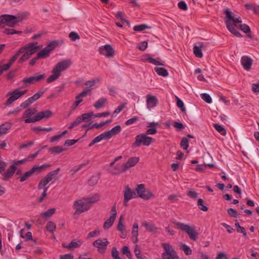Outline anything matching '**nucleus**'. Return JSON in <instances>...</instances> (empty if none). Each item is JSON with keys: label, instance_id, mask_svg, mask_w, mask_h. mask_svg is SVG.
<instances>
[{"label": "nucleus", "instance_id": "f257e3e1", "mask_svg": "<svg viewBox=\"0 0 259 259\" xmlns=\"http://www.w3.org/2000/svg\"><path fill=\"white\" fill-rule=\"evenodd\" d=\"M37 42H30L20 48L11 58L8 64H4V70H8L18 57L22 54V55L18 60L19 63L21 64L29 59L32 55L36 53L42 48V46H37Z\"/></svg>", "mask_w": 259, "mask_h": 259}, {"label": "nucleus", "instance_id": "f03ea898", "mask_svg": "<svg viewBox=\"0 0 259 259\" xmlns=\"http://www.w3.org/2000/svg\"><path fill=\"white\" fill-rule=\"evenodd\" d=\"M224 13L225 14V22L228 30L237 37L242 36L237 29V24L242 22L240 17L236 18L235 15L229 9H226Z\"/></svg>", "mask_w": 259, "mask_h": 259}, {"label": "nucleus", "instance_id": "7ed1b4c3", "mask_svg": "<svg viewBox=\"0 0 259 259\" xmlns=\"http://www.w3.org/2000/svg\"><path fill=\"white\" fill-rule=\"evenodd\" d=\"M29 15V13L27 12L18 14L16 16L7 14L1 15L0 16V25L5 24L10 27H14L19 23L26 19Z\"/></svg>", "mask_w": 259, "mask_h": 259}, {"label": "nucleus", "instance_id": "20e7f679", "mask_svg": "<svg viewBox=\"0 0 259 259\" xmlns=\"http://www.w3.org/2000/svg\"><path fill=\"white\" fill-rule=\"evenodd\" d=\"M173 223L175 224V228L177 229L180 230L186 233L191 240L194 241L197 240V234L194 226H190L188 224L176 221L173 222Z\"/></svg>", "mask_w": 259, "mask_h": 259}, {"label": "nucleus", "instance_id": "39448f33", "mask_svg": "<svg viewBox=\"0 0 259 259\" xmlns=\"http://www.w3.org/2000/svg\"><path fill=\"white\" fill-rule=\"evenodd\" d=\"M161 245L164 249L161 255L162 259H179L176 251L169 243H163Z\"/></svg>", "mask_w": 259, "mask_h": 259}, {"label": "nucleus", "instance_id": "423d86ee", "mask_svg": "<svg viewBox=\"0 0 259 259\" xmlns=\"http://www.w3.org/2000/svg\"><path fill=\"white\" fill-rule=\"evenodd\" d=\"M154 142V139L151 137L147 136L146 134H140L136 137V141L133 144L132 148H135L140 146L141 145L148 146Z\"/></svg>", "mask_w": 259, "mask_h": 259}, {"label": "nucleus", "instance_id": "0eeeda50", "mask_svg": "<svg viewBox=\"0 0 259 259\" xmlns=\"http://www.w3.org/2000/svg\"><path fill=\"white\" fill-rule=\"evenodd\" d=\"M135 191L137 194L136 196L144 200H149L154 197L153 192L150 190L146 189L144 184L138 185Z\"/></svg>", "mask_w": 259, "mask_h": 259}, {"label": "nucleus", "instance_id": "6e6552de", "mask_svg": "<svg viewBox=\"0 0 259 259\" xmlns=\"http://www.w3.org/2000/svg\"><path fill=\"white\" fill-rule=\"evenodd\" d=\"M72 207L75 210L74 214L82 213L88 210L90 208L84 198L75 201Z\"/></svg>", "mask_w": 259, "mask_h": 259}, {"label": "nucleus", "instance_id": "1a4fd4ad", "mask_svg": "<svg viewBox=\"0 0 259 259\" xmlns=\"http://www.w3.org/2000/svg\"><path fill=\"white\" fill-rule=\"evenodd\" d=\"M52 115V112L50 110H46L39 112L34 116L29 119H25V123H29L39 121L44 118H48Z\"/></svg>", "mask_w": 259, "mask_h": 259}, {"label": "nucleus", "instance_id": "9d476101", "mask_svg": "<svg viewBox=\"0 0 259 259\" xmlns=\"http://www.w3.org/2000/svg\"><path fill=\"white\" fill-rule=\"evenodd\" d=\"M45 74H35L34 75L29 77L24 78L21 82L23 83L24 87H27L30 85L36 82H39L41 80H44L45 78Z\"/></svg>", "mask_w": 259, "mask_h": 259}, {"label": "nucleus", "instance_id": "9b49d317", "mask_svg": "<svg viewBox=\"0 0 259 259\" xmlns=\"http://www.w3.org/2000/svg\"><path fill=\"white\" fill-rule=\"evenodd\" d=\"M60 171V168L54 171L48 173L44 178H42L38 185L39 190L46 188L45 186L58 174Z\"/></svg>", "mask_w": 259, "mask_h": 259}, {"label": "nucleus", "instance_id": "f8f14e48", "mask_svg": "<svg viewBox=\"0 0 259 259\" xmlns=\"http://www.w3.org/2000/svg\"><path fill=\"white\" fill-rule=\"evenodd\" d=\"M27 92V90L20 91L19 89H16L12 92H9L7 96H10V97L8 98L5 103V105H9L11 104L14 101H16L20 97L24 95Z\"/></svg>", "mask_w": 259, "mask_h": 259}, {"label": "nucleus", "instance_id": "ddd939ff", "mask_svg": "<svg viewBox=\"0 0 259 259\" xmlns=\"http://www.w3.org/2000/svg\"><path fill=\"white\" fill-rule=\"evenodd\" d=\"M109 242L106 238L98 239L93 243V245L96 247L98 251L101 254H104L106 250L107 246Z\"/></svg>", "mask_w": 259, "mask_h": 259}, {"label": "nucleus", "instance_id": "4468645a", "mask_svg": "<svg viewBox=\"0 0 259 259\" xmlns=\"http://www.w3.org/2000/svg\"><path fill=\"white\" fill-rule=\"evenodd\" d=\"M72 62L70 60H63L58 62L54 67V72H57L61 75V72L66 70L70 67Z\"/></svg>", "mask_w": 259, "mask_h": 259}, {"label": "nucleus", "instance_id": "2eb2a0df", "mask_svg": "<svg viewBox=\"0 0 259 259\" xmlns=\"http://www.w3.org/2000/svg\"><path fill=\"white\" fill-rule=\"evenodd\" d=\"M12 165L9 167V168L6 171H5L4 174L3 175L5 180H7L13 176L17 169V166L22 164L23 161L15 160L12 161Z\"/></svg>", "mask_w": 259, "mask_h": 259}, {"label": "nucleus", "instance_id": "dca6fc26", "mask_svg": "<svg viewBox=\"0 0 259 259\" xmlns=\"http://www.w3.org/2000/svg\"><path fill=\"white\" fill-rule=\"evenodd\" d=\"M136 196V193L132 191L128 185L125 186L124 187V191L123 193V205L126 206H127L128 201L133 198L137 197Z\"/></svg>", "mask_w": 259, "mask_h": 259}, {"label": "nucleus", "instance_id": "f3484780", "mask_svg": "<svg viewBox=\"0 0 259 259\" xmlns=\"http://www.w3.org/2000/svg\"><path fill=\"white\" fill-rule=\"evenodd\" d=\"M99 52L107 58L112 57L114 55V50L110 45H106L100 47L99 49Z\"/></svg>", "mask_w": 259, "mask_h": 259}, {"label": "nucleus", "instance_id": "a211bd4d", "mask_svg": "<svg viewBox=\"0 0 259 259\" xmlns=\"http://www.w3.org/2000/svg\"><path fill=\"white\" fill-rule=\"evenodd\" d=\"M146 99L147 107L148 109L150 110L157 105L158 100L155 96L147 95Z\"/></svg>", "mask_w": 259, "mask_h": 259}, {"label": "nucleus", "instance_id": "6ab92c4d", "mask_svg": "<svg viewBox=\"0 0 259 259\" xmlns=\"http://www.w3.org/2000/svg\"><path fill=\"white\" fill-rule=\"evenodd\" d=\"M241 64L245 70L249 71L252 64V60L248 56H243L241 59Z\"/></svg>", "mask_w": 259, "mask_h": 259}, {"label": "nucleus", "instance_id": "aec40b11", "mask_svg": "<svg viewBox=\"0 0 259 259\" xmlns=\"http://www.w3.org/2000/svg\"><path fill=\"white\" fill-rule=\"evenodd\" d=\"M140 158L138 157H132L130 158L126 163H123L124 170H128L131 167L136 165L139 161Z\"/></svg>", "mask_w": 259, "mask_h": 259}, {"label": "nucleus", "instance_id": "412c9836", "mask_svg": "<svg viewBox=\"0 0 259 259\" xmlns=\"http://www.w3.org/2000/svg\"><path fill=\"white\" fill-rule=\"evenodd\" d=\"M121 131V128L119 125H116L112 128L111 130L104 133L106 140L110 139L112 137L116 135Z\"/></svg>", "mask_w": 259, "mask_h": 259}, {"label": "nucleus", "instance_id": "4be33fe9", "mask_svg": "<svg viewBox=\"0 0 259 259\" xmlns=\"http://www.w3.org/2000/svg\"><path fill=\"white\" fill-rule=\"evenodd\" d=\"M142 61L144 62H148L154 65H160L164 66V61H161L160 59H154L151 57L145 56L142 59Z\"/></svg>", "mask_w": 259, "mask_h": 259}, {"label": "nucleus", "instance_id": "5701e85b", "mask_svg": "<svg viewBox=\"0 0 259 259\" xmlns=\"http://www.w3.org/2000/svg\"><path fill=\"white\" fill-rule=\"evenodd\" d=\"M142 226L144 227L146 230L153 234L158 233V228L152 223H149L146 221L142 223Z\"/></svg>", "mask_w": 259, "mask_h": 259}, {"label": "nucleus", "instance_id": "b1692460", "mask_svg": "<svg viewBox=\"0 0 259 259\" xmlns=\"http://www.w3.org/2000/svg\"><path fill=\"white\" fill-rule=\"evenodd\" d=\"M126 170H124L123 164L121 165H116L113 167H110L108 169L109 172H110L112 175H117L121 174L123 171H125Z\"/></svg>", "mask_w": 259, "mask_h": 259}, {"label": "nucleus", "instance_id": "393cba45", "mask_svg": "<svg viewBox=\"0 0 259 259\" xmlns=\"http://www.w3.org/2000/svg\"><path fill=\"white\" fill-rule=\"evenodd\" d=\"M36 109L35 108H28L27 109L25 112L23 113L21 120H25L27 119H29L30 118L32 117V116L34 113L36 112Z\"/></svg>", "mask_w": 259, "mask_h": 259}, {"label": "nucleus", "instance_id": "a878e982", "mask_svg": "<svg viewBox=\"0 0 259 259\" xmlns=\"http://www.w3.org/2000/svg\"><path fill=\"white\" fill-rule=\"evenodd\" d=\"M12 127V123L9 122H5L0 125V137L6 134Z\"/></svg>", "mask_w": 259, "mask_h": 259}, {"label": "nucleus", "instance_id": "bb28decb", "mask_svg": "<svg viewBox=\"0 0 259 259\" xmlns=\"http://www.w3.org/2000/svg\"><path fill=\"white\" fill-rule=\"evenodd\" d=\"M100 198V195L96 193L84 199L89 205V204H93L96 203L99 200Z\"/></svg>", "mask_w": 259, "mask_h": 259}, {"label": "nucleus", "instance_id": "cd10ccee", "mask_svg": "<svg viewBox=\"0 0 259 259\" xmlns=\"http://www.w3.org/2000/svg\"><path fill=\"white\" fill-rule=\"evenodd\" d=\"M90 92V90L89 89H85L81 93L77 95L75 97V100L76 103L79 104L82 101V98L85 97Z\"/></svg>", "mask_w": 259, "mask_h": 259}, {"label": "nucleus", "instance_id": "c85d7f7f", "mask_svg": "<svg viewBox=\"0 0 259 259\" xmlns=\"http://www.w3.org/2000/svg\"><path fill=\"white\" fill-rule=\"evenodd\" d=\"M50 166V164H43L40 166L35 165L31 169V170L33 174L34 173L39 174L41 171H42L46 168L49 167Z\"/></svg>", "mask_w": 259, "mask_h": 259}, {"label": "nucleus", "instance_id": "c756f323", "mask_svg": "<svg viewBox=\"0 0 259 259\" xmlns=\"http://www.w3.org/2000/svg\"><path fill=\"white\" fill-rule=\"evenodd\" d=\"M154 71L158 75L162 77H166L168 75V72L167 70L162 67H156L154 68Z\"/></svg>", "mask_w": 259, "mask_h": 259}, {"label": "nucleus", "instance_id": "7c9ffc66", "mask_svg": "<svg viewBox=\"0 0 259 259\" xmlns=\"http://www.w3.org/2000/svg\"><path fill=\"white\" fill-rule=\"evenodd\" d=\"M115 17L120 20L122 22H125L128 25H130V22L125 19V15L123 12L121 11L117 12L114 14Z\"/></svg>", "mask_w": 259, "mask_h": 259}, {"label": "nucleus", "instance_id": "2f4dec72", "mask_svg": "<svg viewBox=\"0 0 259 259\" xmlns=\"http://www.w3.org/2000/svg\"><path fill=\"white\" fill-rule=\"evenodd\" d=\"M132 234L133 242L135 243L137 242L138 236V225L137 223H134L133 225Z\"/></svg>", "mask_w": 259, "mask_h": 259}, {"label": "nucleus", "instance_id": "473e14b6", "mask_svg": "<svg viewBox=\"0 0 259 259\" xmlns=\"http://www.w3.org/2000/svg\"><path fill=\"white\" fill-rule=\"evenodd\" d=\"M83 241L81 240H78L77 241L73 240L68 245H67L68 249H72L78 248L80 247Z\"/></svg>", "mask_w": 259, "mask_h": 259}, {"label": "nucleus", "instance_id": "72a5a7b5", "mask_svg": "<svg viewBox=\"0 0 259 259\" xmlns=\"http://www.w3.org/2000/svg\"><path fill=\"white\" fill-rule=\"evenodd\" d=\"M56 209L52 208L49 209L45 212H42L40 213V217L45 219H48L52 217V215L55 212Z\"/></svg>", "mask_w": 259, "mask_h": 259}, {"label": "nucleus", "instance_id": "f704fd0d", "mask_svg": "<svg viewBox=\"0 0 259 259\" xmlns=\"http://www.w3.org/2000/svg\"><path fill=\"white\" fill-rule=\"evenodd\" d=\"M107 103V99L105 98H101L99 99L94 105V106L97 108L99 109L103 107Z\"/></svg>", "mask_w": 259, "mask_h": 259}, {"label": "nucleus", "instance_id": "c9c22d12", "mask_svg": "<svg viewBox=\"0 0 259 259\" xmlns=\"http://www.w3.org/2000/svg\"><path fill=\"white\" fill-rule=\"evenodd\" d=\"M203 47L202 45H201L200 46H194L193 48V53L195 56L198 58H202L203 57V54L202 53V48Z\"/></svg>", "mask_w": 259, "mask_h": 259}, {"label": "nucleus", "instance_id": "e433bc0d", "mask_svg": "<svg viewBox=\"0 0 259 259\" xmlns=\"http://www.w3.org/2000/svg\"><path fill=\"white\" fill-rule=\"evenodd\" d=\"M123 215H121L119 218L118 223L117 226V230L120 232H122L125 231V226L123 223Z\"/></svg>", "mask_w": 259, "mask_h": 259}, {"label": "nucleus", "instance_id": "4c0bfd02", "mask_svg": "<svg viewBox=\"0 0 259 259\" xmlns=\"http://www.w3.org/2000/svg\"><path fill=\"white\" fill-rule=\"evenodd\" d=\"M134 253L138 259H147L146 256L141 254L140 247L136 245L134 249Z\"/></svg>", "mask_w": 259, "mask_h": 259}, {"label": "nucleus", "instance_id": "58836bf2", "mask_svg": "<svg viewBox=\"0 0 259 259\" xmlns=\"http://www.w3.org/2000/svg\"><path fill=\"white\" fill-rule=\"evenodd\" d=\"M58 45V42L56 40H54L49 43L45 49L47 51H49V53H51Z\"/></svg>", "mask_w": 259, "mask_h": 259}, {"label": "nucleus", "instance_id": "ea45409f", "mask_svg": "<svg viewBox=\"0 0 259 259\" xmlns=\"http://www.w3.org/2000/svg\"><path fill=\"white\" fill-rule=\"evenodd\" d=\"M44 93H45L44 91L40 90L39 91H38V92H37L34 95H33V96H32L29 98L33 103L34 101H35L37 100H38V99H39L40 98V97H41L42 96V95L44 94Z\"/></svg>", "mask_w": 259, "mask_h": 259}, {"label": "nucleus", "instance_id": "a19ab883", "mask_svg": "<svg viewBox=\"0 0 259 259\" xmlns=\"http://www.w3.org/2000/svg\"><path fill=\"white\" fill-rule=\"evenodd\" d=\"M103 139H106V138L104 133L101 134L99 136H97V137H96L94 139H93L92 141V142L90 143L89 146L90 147L92 146L94 144L100 142V141H101Z\"/></svg>", "mask_w": 259, "mask_h": 259}, {"label": "nucleus", "instance_id": "79ce46f5", "mask_svg": "<svg viewBox=\"0 0 259 259\" xmlns=\"http://www.w3.org/2000/svg\"><path fill=\"white\" fill-rule=\"evenodd\" d=\"M115 220V219H113V218H112L111 217H109V218L105 222V223L104 224L103 228H104V229L107 230L109 228H110L112 226V225L113 224V223L114 222Z\"/></svg>", "mask_w": 259, "mask_h": 259}, {"label": "nucleus", "instance_id": "37998d69", "mask_svg": "<svg viewBox=\"0 0 259 259\" xmlns=\"http://www.w3.org/2000/svg\"><path fill=\"white\" fill-rule=\"evenodd\" d=\"M206 166H208V167L211 168V167H213L214 165L213 164H200V165H198L197 166V167H196L195 169L197 171L201 172H204V170H205V168Z\"/></svg>", "mask_w": 259, "mask_h": 259}, {"label": "nucleus", "instance_id": "c03bdc74", "mask_svg": "<svg viewBox=\"0 0 259 259\" xmlns=\"http://www.w3.org/2000/svg\"><path fill=\"white\" fill-rule=\"evenodd\" d=\"M52 73L53 74L50 75L47 79V82L48 83H50L56 80L60 76V74L57 72H54L53 69L52 70Z\"/></svg>", "mask_w": 259, "mask_h": 259}, {"label": "nucleus", "instance_id": "a18cd8bd", "mask_svg": "<svg viewBox=\"0 0 259 259\" xmlns=\"http://www.w3.org/2000/svg\"><path fill=\"white\" fill-rule=\"evenodd\" d=\"M213 126L222 135L225 136L226 135V131L222 126L215 123L213 124Z\"/></svg>", "mask_w": 259, "mask_h": 259}, {"label": "nucleus", "instance_id": "49530a36", "mask_svg": "<svg viewBox=\"0 0 259 259\" xmlns=\"http://www.w3.org/2000/svg\"><path fill=\"white\" fill-rule=\"evenodd\" d=\"M32 175L33 173L30 169L29 170L25 172L21 177H19L20 181L21 182H23L26 181L29 178H30Z\"/></svg>", "mask_w": 259, "mask_h": 259}, {"label": "nucleus", "instance_id": "de8ad7c7", "mask_svg": "<svg viewBox=\"0 0 259 259\" xmlns=\"http://www.w3.org/2000/svg\"><path fill=\"white\" fill-rule=\"evenodd\" d=\"M46 228L50 232L53 233L56 229V226L54 222L49 221L47 224Z\"/></svg>", "mask_w": 259, "mask_h": 259}, {"label": "nucleus", "instance_id": "09e8293b", "mask_svg": "<svg viewBox=\"0 0 259 259\" xmlns=\"http://www.w3.org/2000/svg\"><path fill=\"white\" fill-rule=\"evenodd\" d=\"M93 115H94L93 113L91 112L82 114L81 115L79 116V117L80 118L81 121L87 122Z\"/></svg>", "mask_w": 259, "mask_h": 259}, {"label": "nucleus", "instance_id": "8fccbe9b", "mask_svg": "<svg viewBox=\"0 0 259 259\" xmlns=\"http://www.w3.org/2000/svg\"><path fill=\"white\" fill-rule=\"evenodd\" d=\"M180 245L181 248L186 255H190L192 254V250L188 245L183 243H181Z\"/></svg>", "mask_w": 259, "mask_h": 259}, {"label": "nucleus", "instance_id": "3c124183", "mask_svg": "<svg viewBox=\"0 0 259 259\" xmlns=\"http://www.w3.org/2000/svg\"><path fill=\"white\" fill-rule=\"evenodd\" d=\"M50 53L49 51H47L45 48L42 49L41 51L38 52L37 54V56L38 58H48L50 56Z\"/></svg>", "mask_w": 259, "mask_h": 259}, {"label": "nucleus", "instance_id": "603ef678", "mask_svg": "<svg viewBox=\"0 0 259 259\" xmlns=\"http://www.w3.org/2000/svg\"><path fill=\"white\" fill-rule=\"evenodd\" d=\"M4 33L7 34V35H10V34H20L22 33V31H18L16 30H15L14 29H10V28H5L4 30L3 31Z\"/></svg>", "mask_w": 259, "mask_h": 259}, {"label": "nucleus", "instance_id": "864d4df0", "mask_svg": "<svg viewBox=\"0 0 259 259\" xmlns=\"http://www.w3.org/2000/svg\"><path fill=\"white\" fill-rule=\"evenodd\" d=\"M203 199L200 198L198 200L197 204L198 207L199 209L203 211H207L208 210V208L205 205H203Z\"/></svg>", "mask_w": 259, "mask_h": 259}, {"label": "nucleus", "instance_id": "5fc2aeb1", "mask_svg": "<svg viewBox=\"0 0 259 259\" xmlns=\"http://www.w3.org/2000/svg\"><path fill=\"white\" fill-rule=\"evenodd\" d=\"M49 150L54 154H59L61 153L63 150V148L61 146H55L53 148H51L49 149Z\"/></svg>", "mask_w": 259, "mask_h": 259}, {"label": "nucleus", "instance_id": "6e6d98bb", "mask_svg": "<svg viewBox=\"0 0 259 259\" xmlns=\"http://www.w3.org/2000/svg\"><path fill=\"white\" fill-rule=\"evenodd\" d=\"M99 177L97 176H92L89 180L88 183L90 186L96 185L99 180Z\"/></svg>", "mask_w": 259, "mask_h": 259}, {"label": "nucleus", "instance_id": "4d7b16f0", "mask_svg": "<svg viewBox=\"0 0 259 259\" xmlns=\"http://www.w3.org/2000/svg\"><path fill=\"white\" fill-rule=\"evenodd\" d=\"M245 7L247 9L252 10L254 13H256L259 12V6L256 5H253L250 4H247L245 5Z\"/></svg>", "mask_w": 259, "mask_h": 259}, {"label": "nucleus", "instance_id": "13d9d810", "mask_svg": "<svg viewBox=\"0 0 259 259\" xmlns=\"http://www.w3.org/2000/svg\"><path fill=\"white\" fill-rule=\"evenodd\" d=\"M39 152V150H38L34 154L30 155L27 158L20 160V161H23V164L26 162L30 161L37 156Z\"/></svg>", "mask_w": 259, "mask_h": 259}, {"label": "nucleus", "instance_id": "bf43d9fd", "mask_svg": "<svg viewBox=\"0 0 259 259\" xmlns=\"http://www.w3.org/2000/svg\"><path fill=\"white\" fill-rule=\"evenodd\" d=\"M99 78H95L92 80L87 81L85 82L84 84L85 85L89 86V87H92L94 86L96 83L100 82Z\"/></svg>", "mask_w": 259, "mask_h": 259}, {"label": "nucleus", "instance_id": "052dcab7", "mask_svg": "<svg viewBox=\"0 0 259 259\" xmlns=\"http://www.w3.org/2000/svg\"><path fill=\"white\" fill-rule=\"evenodd\" d=\"M149 28V27L146 24H141L135 25L133 29L136 31H141L147 28Z\"/></svg>", "mask_w": 259, "mask_h": 259}, {"label": "nucleus", "instance_id": "680f3d73", "mask_svg": "<svg viewBox=\"0 0 259 259\" xmlns=\"http://www.w3.org/2000/svg\"><path fill=\"white\" fill-rule=\"evenodd\" d=\"M181 146L184 149L187 150L189 147V141L186 138H183L181 142Z\"/></svg>", "mask_w": 259, "mask_h": 259}, {"label": "nucleus", "instance_id": "e2e57ef3", "mask_svg": "<svg viewBox=\"0 0 259 259\" xmlns=\"http://www.w3.org/2000/svg\"><path fill=\"white\" fill-rule=\"evenodd\" d=\"M69 37L72 41H75L80 39V36L74 31H72L69 34Z\"/></svg>", "mask_w": 259, "mask_h": 259}, {"label": "nucleus", "instance_id": "0e129e2a", "mask_svg": "<svg viewBox=\"0 0 259 259\" xmlns=\"http://www.w3.org/2000/svg\"><path fill=\"white\" fill-rule=\"evenodd\" d=\"M201 97L204 101L207 103H211L212 102L210 96L206 93L201 94Z\"/></svg>", "mask_w": 259, "mask_h": 259}, {"label": "nucleus", "instance_id": "69168bd1", "mask_svg": "<svg viewBox=\"0 0 259 259\" xmlns=\"http://www.w3.org/2000/svg\"><path fill=\"white\" fill-rule=\"evenodd\" d=\"M122 253L126 255L128 258L131 259L132 258V254L127 246H123L122 249Z\"/></svg>", "mask_w": 259, "mask_h": 259}, {"label": "nucleus", "instance_id": "338daca9", "mask_svg": "<svg viewBox=\"0 0 259 259\" xmlns=\"http://www.w3.org/2000/svg\"><path fill=\"white\" fill-rule=\"evenodd\" d=\"M176 98L177 99V106L179 108H181L182 111L185 112L186 109L184 107V104L183 102L181 100H180L179 98H178L177 97H176Z\"/></svg>", "mask_w": 259, "mask_h": 259}, {"label": "nucleus", "instance_id": "774afa93", "mask_svg": "<svg viewBox=\"0 0 259 259\" xmlns=\"http://www.w3.org/2000/svg\"><path fill=\"white\" fill-rule=\"evenodd\" d=\"M187 195L188 196L191 198L196 199L198 197V194L197 192L193 191V190L190 189L188 191L187 193Z\"/></svg>", "mask_w": 259, "mask_h": 259}]
</instances>
